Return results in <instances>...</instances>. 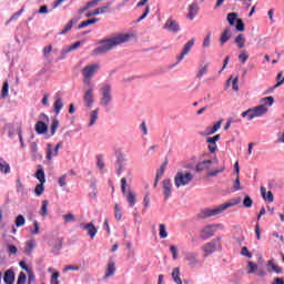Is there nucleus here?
<instances>
[{"label": "nucleus", "mask_w": 284, "mask_h": 284, "mask_svg": "<svg viewBox=\"0 0 284 284\" xmlns=\"http://www.w3.org/2000/svg\"><path fill=\"white\" fill-rule=\"evenodd\" d=\"M250 59V54H247L245 51H241L239 54V61L241 63H245Z\"/></svg>", "instance_id": "052dcab7"}, {"label": "nucleus", "mask_w": 284, "mask_h": 284, "mask_svg": "<svg viewBox=\"0 0 284 284\" xmlns=\"http://www.w3.org/2000/svg\"><path fill=\"white\" fill-rule=\"evenodd\" d=\"M92 79H94V72H84L83 73V83L84 85L92 88V85H94L92 83Z\"/></svg>", "instance_id": "5701e85b"}, {"label": "nucleus", "mask_w": 284, "mask_h": 284, "mask_svg": "<svg viewBox=\"0 0 284 284\" xmlns=\"http://www.w3.org/2000/svg\"><path fill=\"white\" fill-rule=\"evenodd\" d=\"M194 39H191L190 41H187L184 44V48L182 49L180 55H178V61H183V59H185V57H187V54H190V50H192V48H194Z\"/></svg>", "instance_id": "1a4fd4ad"}, {"label": "nucleus", "mask_w": 284, "mask_h": 284, "mask_svg": "<svg viewBox=\"0 0 284 284\" xmlns=\"http://www.w3.org/2000/svg\"><path fill=\"white\" fill-rule=\"evenodd\" d=\"M185 261L189 262V266H191L192 268L197 267V265H201L197 253H186Z\"/></svg>", "instance_id": "9b49d317"}, {"label": "nucleus", "mask_w": 284, "mask_h": 284, "mask_svg": "<svg viewBox=\"0 0 284 284\" xmlns=\"http://www.w3.org/2000/svg\"><path fill=\"white\" fill-rule=\"evenodd\" d=\"M30 150H31V154L34 159H37V155L39 154V145L37 144V142H32L30 144Z\"/></svg>", "instance_id": "5fc2aeb1"}, {"label": "nucleus", "mask_w": 284, "mask_h": 284, "mask_svg": "<svg viewBox=\"0 0 284 284\" xmlns=\"http://www.w3.org/2000/svg\"><path fill=\"white\" fill-rule=\"evenodd\" d=\"M242 116H243V119H245V116H246L247 121H252L262 115L260 114V112L257 111L256 108H253V109H248V110L242 112Z\"/></svg>", "instance_id": "2eb2a0df"}, {"label": "nucleus", "mask_w": 284, "mask_h": 284, "mask_svg": "<svg viewBox=\"0 0 284 284\" xmlns=\"http://www.w3.org/2000/svg\"><path fill=\"white\" fill-rule=\"evenodd\" d=\"M194 180V174L185 171H178L174 175V185L175 187H185V185H190Z\"/></svg>", "instance_id": "7ed1b4c3"}, {"label": "nucleus", "mask_w": 284, "mask_h": 284, "mask_svg": "<svg viewBox=\"0 0 284 284\" xmlns=\"http://www.w3.org/2000/svg\"><path fill=\"white\" fill-rule=\"evenodd\" d=\"M189 13L186 16V18L190 21H194V19H196V16L199 14V3L197 2H192L189 8Z\"/></svg>", "instance_id": "4468645a"}, {"label": "nucleus", "mask_w": 284, "mask_h": 284, "mask_svg": "<svg viewBox=\"0 0 284 284\" xmlns=\"http://www.w3.org/2000/svg\"><path fill=\"white\" fill-rule=\"evenodd\" d=\"M210 45H212V32H209L202 43V48L204 50H207L210 48Z\"/></svg>", "instance_id": "e433bc0d"}, {"label": "nucleus", "mask_w": 284, "mask_h": 284, "mask_svg": "<svg viewBox=\"0 0 284 284\" xmlns=\"http://www.w3.org/2000/svg\"><path fill=\"white\" fill-rule=\"evenodd\" d=\"M50 54H52V44H48L42 50L43 59H50Z\"/></svg>", "instance_id": "a18cd8bd"}, {"label": "nucleus", "mask_w": 284, "mask_h": 284, "mask_svg": "<svg viewBox=\"0 0 284 284\" xmlns=\"http://www.w3.org/2000/svg\"><path fill=\"white\" fill-rule=\"evenodd\" d=\"M165 168H168V164H162L160 169L155 173L156 181H161L163 179V175L165 174Z\"/></svg>", "instance_id": "a19ab883"}, {"label": "nucleus", "mask_w": 284, "mask_h": 284, "mask_svg": "<svg viewBox=\"0 0 284 284\" xmlns=\"http://www.w3.org/2000/svg\"><path fill=\"white\" fill-rule=\"evenodd\" d=\"M159 235L160 239H168V227L165 226V224L159 225Z\"/></svg>", "instance_id": "de8ad7c7"}, {"label": "nucleus", "mask_w": 284, "mask_h": 284, "mask_svg": "<svg viewBox=\"0 0 284 284\" xmlns=\"http://www.w3.org/2000/svg\"><path fill=\"white\" fill-rule=\"evenodd\" d=\"M3 281L6 284H14V271H12L11 268L6 271Z\"/></svg>", "instance_id": "393cba45"}, {"label": "nucleus", "mask_w": 284, "mask_h": 284, "mask_svg": "<svg viewBox=\"0 0 284 284\" xmlns=\"http://www.w3.org/2000/svg\"><path fill=\"white\" fill-rule=\"evenodd\" d=\"M226 21L230 23V26H235L237 32H244L245 31V23H243L242 19H239V13L231 12L226 17Z\"/></svg>", "instance_id": "39448f33"}, {"label": "nucleus", "mask_w": 284, "mask_h": 284, "mask_svg": "<svg viewBox=\"0 0 284 284\" xmlns=\"http://www.w3.org/2000/svg\"><path fill=\"white\" fill-rule=\"evenodd\" d=\"M67 179L68 174H63L62 176H60L58 179V185H60V187H65L68 185Z\"/></svg>", "instance_id": "bf43d9fd"}, {"label": "nucleus", "mask_w": 284, "mask_h": 284, "mask_svg": "<svg viewBox=\"0 0 284 284\" xmlns=\"http://www.w3.org/2000/svg\"><path fill=\"white\" fill-rule=\"evenodd\" d=\"M132 34L130 33H116L111 36L110 38L101 41L98 48L93 51L94 54H104V52H110V50H114L116 45H121L122 43H128Z\"/></svg>", "instance_id": "f257e3e1"}, {"label": "nucleus", "mask_w": 284, "mask_h": 284, "mask_svg": "<svg viewBox=\"0 0 284 284\" xmlns=\"http://www.w3.org/2000/svg\"><path fill=\"white\" fill-rule=\"evenodd\" d=\"M17 128L21 130V126H19V124H14V123L7 124L6 130L8 131L10 139H12L14 134H17Z\"/></svg>", "instance_id": "cd10ccee"}, {"label": "nucleus", "mask_w": 284, "mask_h": 284, "mask_svg": "<svg viewBox=\"0 0 284 284\" xmlns=\"http://www.w3.org/2000/svg\"><path fill=\"white\" fill-rule=\"evenodd\" d=\"M81 226H82V230L87 232L88 236H90V239H94V236H97V233L99 232V230L97 229V226H94L92 222L87 224H81Z\"/></svg>", "instance_id": "ddd939ff"}, {"label": "nucleus", "mask_w": 284, "mask_h": 284, "mask_svg": "<svg viewBox=\"0 0 284 284\" xmlns=\"http://www.w3.org/2000/svg\"><path fill=\"white\" fill-rule=\"evenodd\" d=\"M45 183H40L36 186L34 189V194L36 196H41L44 192H45V186H44Z\"/></svg>", "instance_id": "8fccbe9b"}, {"label": "nucleus", "mask_w": 284, "mask_h": 284, "mask_svg": "<svg viewBox=\"0 0 284 284\" xmlns=\"http://www.w3.org/2000/svg\"><path fill=\"white\" fill-rule=\"evenodd\" d=\"M216 250H221V237H217L216 240H213L203 246L204 256H210V254H214Z\"/></svg>", "instance_id": "423d86ee"}, {"label": "nucleus", "mask_w": 284, "mask_h": 284, "mask_svg": "<svg viewBox=\"0 0 284 284\" xmlns=\"http://www.w3.org/2000/svg\"><path fill=\"white\" fill-rule=\"evenodd\" d=\"M27 281L28 276L26 275V273L21 272L18 276L17 284H26Z\"/></svg>", "instance_id": "0e129e2a"}, {"label": "nucleus", "mask_w": 284, "mask_h": 284, "mask_svg": "<svg viewBox=\"0 0 284 284\" xmlns=\"http://www.w3.org/2000/svg\"><path fill=\"white\" fill-rule=\"evenodd\" d=\"M126 201L130 207H134V205H136V193H134L132 190H129L126 193Z\"/></svg>", "instance_id": "4be33fe9"}, {"label": "nucleus", "mask_w": 284, "mask_h": 284, "mask_svg": "<svg viewBox=\"0 0 284 284\" xmlns=\"http://www.w3.org/2000/svg\"><path fill=\"white\" fill-rule=\"evenodd\" d=\"M253 203L254 202L252 201V197H250V195L245 196L243 202L244 207H252Z\"/></svg>", "instance_id": "338daca9"}, {"label": "nucleus", "mask_w": 284, "mask_h": 284, "mask_svg": "<svg viewBox=\"0 0 284 284\" xmlns=\"http://www.w3.org/2000/svg\"><path fill=\"white\" fill-rule=\"evenodd\" d=\"M9 88L10 85L8 84V81H6L2 87V93H1L2 99H6V97H8Z\"/></svg>", "instance_id": "e2e57ef3"}, {"label": "nucleus", "mask_w": 284, "mask_h": 284, "mask_svg": "<svg viewBox=\"0 0 284 284\" xmlns=\"http://www.w3.org/2000/svg\"><path fill=\"white\" fill-rule=\"evenodd\" d=\"M224 171H225V166H222L217 170L210 171L209 176H219V174H221Z\"/></svg>", "instance_id": "69168bd1"}, {"label": "nucleus", "mask_w": 284, "mask_h": 284, "mask_svg": "<svg viewBox=\"0 0 284 284\" xmlns=\"http://www.w3.org/2000/svg\"><path fill=\"white\" fill-rule=\"evenodd\" d=\"M99 70H102L101 63L91 62V63L87 64L82 71L83 72H99Z\"/></svg>", "instance_id": "a211bd4d"}, {"label": "nucleus", "mask_w": 284, "mask_h": 284, "mask_svg": "<svg viewBox=\"0 0 284 284\" xmlns=\"http://www.w3.org/2000/svg\"><path fill=\"white\" fill-rule=\"evenodd\" d=\"M23 14V9H20L18 12L13 13L11 18L7 21L6 26L12 23V21H17Z\"/></svg>", "instance_id": "603ef678"}, {"label": "nucleus", "mask_w": 284, "mask_h": 284, "mask_svg": "<svg viewBox=\"0 0 284 284\" xmlns=\"http://www.w3.org/2000/svg\"><path fill=\"white\" fill-rule=\"evenodd\" d=\"M164 30H168L169 32H179V30H181V27L179 26V22H176V20L169 18L164 23Z\"/></svg>", "instance_id": "9d476101"}, {"label": "nucleus", "mask_w": 284, "mask_h": 284, "mask_svg": "<svg viewBox=\"0 0 284 284\" xmlns=\"http://www.w3.org/2000/svg\"><path fill=\"white\" fill-rule=\"evenodd\" d=\"M216 234V231H214L213 224L206 225L201 231L202 239H210V236H214Z\"/></svg>", "instance_id": "f3484780"}, {"label": "nucleus", "mask_w": 284, "mask_h": 284, "mask_svg": "<svg viewBox=\"0 0 284 284\" xmlns=\"http://www.w3.org/2000/svg\"><path fill=\"white\" fill-rule=\"evenodd\" d=\"M255 109H257V111L260 112V114L263 116V114H267V112H268V109H267V106H265V105H258V106H256Z\"/></svg>", "instance_id": "774afa93"}, {"label": "nucleus", "mask_w": 284, "mask_h": 284, "mask_svg": "<svg viewBox=\"0 0 284 284\" xmlns=\"http://www.w3.org/2000/svg\"><path fill=\"white\" fill-rule=\"evenodd\" d=\"M116 159L115 173L118 176H121L123 170H125V160L123 159V154H121V152H116Z\"/></svg>", "instance_id": "6e6552de"}, {"label": "nucleus", "mask_w": 284, "mask_h": 284, "mask_svg": "<svg viewBox=\"0 0 284 284\" xmlns=\"http://www.w3.org/2000/svg\"><path fill=\"white\" fill-rule=\"evenodd\" d=\"M73 26H74V20H70L69 23L65 24L64 29L60 32V34H65L67 32H70Z\"/></svg>", "instance_id": "680f3d73"}, {"label": "nucleus", "mask_w": 284, "mask_h": 284, "mask_svg": "<svg viewBox=\"0 0 284 284\" xmlns=\"http://www.w3.org/2000/svg\"><path fill=\"white\" fill-rule=\"evenodd\" d=\"M276 84L273 87L274 89L276 88H281V85H283L284 83V72H280L276 77Z\"/></svg>", "instance_id": "864d4df0"}, {"label": "nucleus", "mask_w": 284, "mask_h": 284, "mask_svg": "<svg viewBox=\"0 0 284 284\" xmlns=\"http://www.w3.org/2000/svg\"><path fill=\"white\" fill-rule=\"evenodd\" d=\"M36 132L38 134H45L48 132V124L44 123L43 121H39L36 124Z\"/></svg>", "instance_id": "bb28decb"}, {"label": "nucleus", "mask_w": 284, "mask_h": 284, "mask_svg": "<svg viewBox=\"0 0 284 284\" xmlns=\"http://www.w3.org/2000/svg\"><path fill=\"white\" fill-rule=\"evenodd\" d=\"M162 190L164 194V199L168 200L172 196V180L165 179L162 182Z\"/></svg>", "instance_id": "f8f14e48"}, {"label": "nucleus", "mask_w": 284, "mask_h": 284, "mask_svg": "<svg viewBox=\"0 0 284 284\" xmlns=\"http://www.w3.org/2000/svg\"><path fill=\"white\" fill-rule=\"evenodd\" d=\"M37 247V242L30 240L26 243V254H32V251Z\"/></svg>", "instance_id": "c9c22d12"}, {"label": "nucleus", "mask_w": 284, "mask_h": 284, "mask_svg": "<svg viewBox=\"0 0 284 284\" xmlns=\"http://www.w3.org/2000/svg\"><path fill=\"white\" fill-rule=\"evenodd\" d=\"M99 121V109L92 110L89 113V128H92Z\"/></svg>", "instance_id": "412c9836"}, {"label": "nucleus", "mask_w": 284, "mask_h": 284, "mask_svg": "<svg viewBox=\"0 0 284 284\" xmlns=\"http://www.w3.org/2000/svg\"><path fill=\"white\" fill-rule=\"evenodd\" d=\"M246 264H247L246 274H256V272L258 270V264L254 263L252 261H247Z\"/></svg>", "instance_id": "7c9ffc66"}, {"label": "nucleus", "mask_w": 284, "mask_h": 284, "mask_svg": "<svg viewBox=\"0 0 284 284\" xmlns=\"http://www.w3.org/2000/svg\"><path fill=\"white\" fill-rule=\"evenodd\" d=\"M232 83V88L234 90V92H239V74H232L229 80H227V85H230Z\"/></svg>", "instance_id": "a878e982"}, {"label": "nucleus", "mask_w": 284, "mask_h": 284, "mask_svg": "<svg viewBox=\"0 0 284 284\" xmlns=\"http://www.w3.org/2000/svg\"><path fill=\"white\" fill-rule=\"evenodd\" d=\"M0 172L2 174H10V164L3 158H0Z\"/></svg>", "instance_id": "2f4dec72"}, {"label": "nucleus", "mask_w": 284, "mask_h": 284, "mask_svg": "<svg viewBox=\"0 0 284 284\" xmlns=\"http://www.w3.org/2000/svg\"><path fill=\"white\" fill-rule=\"evenodd\" d=\"M83 101L85 108H92L94 105V85H91V88L84 91Z\"/></svg>", "instance_id": "0eeeda50"}, {"label": "nucleus", "mask_w": 284, "mask_h": 284, "mask_svg": "<svg viewBox=\"0 0 284 284\" xmlns=\"http://www.w3.org/2000/svg\"><path fill=\"white\" fill-rule=\"evenodd\" d=\"M267 266L271 267L273 272H275L276 274L283 273V270L281 268V266L274 263V260L268 261Z\"/></svg>", "instance_id": "c03bdc74"}, {"label": "nucleus", "mask_w": 284, "mask_h": 284, "mask_svg": "<svg viewBox=\"0 0 284 284\" xmlns=\"http://www.w3.org/2000/svg\"><path fill=\"white\" fill-rule=\"evenodd\" d=\"M36 179H38L40 183H45V171H43V169L38 170L36 173Z\"/></svg>", "instance_id": "09e8293b"}, {"label": "nucleus", "mask_w": 284, "mask_h": 284, "mask_svg": "<svg viewBox=\"0 0 284 284\" xmlns=\"http://www.w3.org/2000/svg\"><path fill=\"white\" fill-rule=\"evenodd\" d=\"M112 103V85L103 84L100 88V102L102 108H108Z\"/></svg>", "instance_id": "20e7f679"}, {"label": "nucleus", "mask_w": 284, "mask_h": 284, "mask_svg": "<svg viewBox=\"0 0 284 284\" xmlns=\"http://www.w3.org/2000/svg\"><path fill=\"white\" fill-rule=\"evenodd\" d=\"M171 276L175 284H183V281L181 280V270L179 267L173 268Z\"/></svg>", "instance_id": "c756f323"}, {"label": "nucleus", "mask_w": 284, "mask_h": 284, "mask_svg": "<svg viewBox=\"0 0 284 284\" xmlns=\"http://www.w3.org/2000/svg\"><path fill=\"white\" fill-rule=\"evenodd\" d=\"M81 48V41H78L69 47H64L62 49V54H69V52H73V50H79Z\"/></svg>", "instance_id": "473e14b6"}, {"label": "nucleus", "mask_w": 284, "mask_h": 284, "mask_svg": "<svg viewBox=\"0 0 284 284\" xmlns=\"http://www.w3.org/2000/svg\"><path fill=\"white\" fill-rule=\"evenodd\" d=\"M62 219L65 225H68V223H74V221H77V217L72 213H67L62 215Z\"/></svg>", "instance_id": "37998d69"}, {"label": "nucleus", "mask_w": 284, "mask_h": 284, "mask_svg": "<svg viewBox=\"0 0 284 284\" xmlns=\"http://www.w3.org/2000/svg\"><path fill=\"white\" fill-rule=\"evenodd\" d=\"M114 216H115V221H121L123 216V211L121 210V206H119V204L114 205Z\"/></svg>", "instance_id": "3c124183"}, {"label": "nucleus", "mask_w": 284, "mask_h": 284, "mask_svg": "<svg viewBox=\"0 0 284 284\" xmlns=\"http://www.w3.org/2000/svg\"><path fill=\"white\" fill-rule=\"evenodd\" d=\"M229 39H232V31L230 29H225L220 37L221 45H225V43H227Z\"/></svg>", "instance_id": "b1692460"}, {"label": "nucleus", "mask_w": 284, "mask_h": 284, "mask_svg": "<svg viewBox=\"0 0 284 284\" xmlns=\"http://www.w3.org/2000/svg\"><path fill=\"white\" fill-rule=\"evenodd\" d=\"M261 194L264 201H268V203H274V194H272V191L267 192V189H265V186H261Z\"/></svg>", "instance_id": "aec40b11"}, {"label": "nucleus", "mask_w": 284, "mask_h": 284, "mask_svg": "<svg viewBox=\"0 0 284 284\" xmlns=\"http://www.w3.org/2000/svg\"><path fill=\"white\" fill-rule=\"evenodd\" d=\"M211 166H212L211 160L202 161L197 163V165L195 166V172H204V170H210Z\"/></svg>", "instance_id": "6ab92c4d"}, {"label": "nucleus", "mask_w": 284, "mask_h": 284, "mask_svg": "<svg viewBox=\"0 0 284 284\" xmlns=\"http://www.w3.org/2000/svg\"><path fill=\"white\" fill-rule=\"evenodd\" d=\"M52 156H58L54 155V148L52 146V144H47V160L48 161H52Z\"/></svg>", "instance_id": "49530a36"}, {"label": "nucleus", "mask_w": 284, "mask_h": 284, "mask_svg": "<svg viewBox=\"0 0 284 284\" xmlns=\"http://www.w3.org/2000/svg\"><path fill=\"white\" fill-rule=\"evenodd\" d=\"M110 10V3L102 6L94 10L95 17H99V14H105V12H109Z\"/></svg>", "instance_id": "79ce46f5"}, {"label": "nucleus", "mask_w": 284, "mask_h": 284, "mask_svg": "<svg viewBox=\"0 0 284 284\" xmlns=\"http://www.w3.org/2000/svg\"><path fill=\"white\" fill-rule=\"evenodd\" d=\"M26 225V217L23 215H18L16 217V227H23Z\"/></svg>", "instance_id": "6e6d98bb"}, {"label": "nucleus", "mask_w": 284, "mask_h": 284, "mask_svg": "<svg viewBox=\"0 0 284 284\" xmlns=\"http://www.w3.org/2000/svg\"><path fill=\"white\" fill-rule=\"evenodd\" d=\"M239 190H243V186L241 185V176H236L233 185V192H239Z\"/></svg>", "instance_id": "4d7b16f0"}, {"label": "nucleus", "mask_w": 284, "mask_h": 284, "mask_svg": "<svg viewBox=\"0 0 284 284\" xmlns=\"http://www.w3.org/2000/svg\"><path fill=\"white\" fill-rule=\"evenodd\" d=\"M61 110H63V99L57 98L53 102V112L60 114Z\"/></svg>", "instance_id": "c85d7f7f"}, {"label": "nucleus", "mask_w": 284, "mask_h": 284, "mask_svg": "<svg viewBox=\"0 0 284 284\" xmlns=\"http://www.w3.org/2000/svg\"><path fill=\"white\" fill-rule=\"evenodd\" d=\"M241 203V197L231 199L220 205L213 207H206L201 212V219H212L214 216H221L225 210H230V207H234V205H239Z\"/></svg>", "instance_id": "f03ea898"}, {"label": "nucleus", "mask_w": 284, "mask_h": 284, "mask_svg": "<svg viewBox=\"0 0 284 284\" xmlns=\"http://www.w3.org/2000/svg\"><path fill=\"white\" fill-rule=\"evenodd\" d=\"M115 272H116V266L114 262H110L106 265L105 273L102 277V281H108V278L112 277L115 274Z\"/></svg>", "instance_id": "dca6fc26"}, {"label": "nucleus", "mask_w": 284, "mask_h": 284, "mask_svg": "<svg viewBox=\"0 0 284 284\" xmlns=\"http://www.w3.org/2000/svg\"><path fill=\"white\" fill-rule=\"evenodd\" d=\"M48 205H50V202L48 200L42 201V205L40 207V215L45 219L48 216Z\"/></svg>", "instance_id": "ea45409f"}, {"label": "nucleus", "mask_w": 284, "mask_h": 284, "mask_svg": "<svg viewBox=\"0 0 284 284\" xmlns=\"http://www.w3.org/2000/svg\"><path fill=\"white\" fill-rule=\"evenodd\" d=\"M98 21H99V19H97V18L85 20L79 24L78 30L88 28V26H92V24L97 23Z\"/></svg>", "instance_id": "58836bf2"}, {"label": "nucleus", "mask_w": 284, "mask_h": 284, "mask_svg": "<svg viewBox=\"0 0 284 284\" xmlns=\"http://www.w3.org/2000/svg\"><path fill=\"white\" fill-rule=\"evenodd\" d=\"M48 272L50 274H52L50 283L51 284H59V276H60L59 272L54 271V268H52V267L48 268Z\"/></svg>", "instance_id": "f704fd0d"}, {"label": "nucleus", "mask_w": 284, "mask_h": 284, "mask_svg": "<svg viewBox=\"0 0 284 284\" xmlns=\"http://www.w3.org/2000/svg\"><path fill=\"white\" fill-rule=\"evenodd\" d=\"M59 128V120L53 119L52 123H51V136H54V134H57V130Z\"/></svg>", "instance_id": "13d9d810"}, {"label": "nucleus", "mask_w": 284, "mask_h": 284, "mask_svg": "<svg viewBox=\"0 0 284 284\" xmlns=\"http://www.w3.org/2000/svg\"><path fill=\"white\" fill-rule=\"evenodd\" d=\"M260 103L261 105H264V108H272V105H274V97L262 98Z\"/></svg>", "instance_id": "72a5a7b5"}, {"label": "nucleus", "mask_w": 284, "mask_h": 284, "mask_svg": "<svg viewBox=\"0 0 284 284\" xmlns=\"http://www.w3.org/2000/svg\"><path fill=\"white\" fill-rule=\"evenodd\" d=\"M235 44L237 45V48H240V50L245 48V36L244 34H239L235 38Z\"/></svg>", "instance_id": "4c0bfd02"}]
</instances>
